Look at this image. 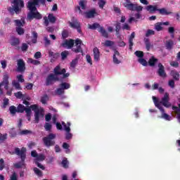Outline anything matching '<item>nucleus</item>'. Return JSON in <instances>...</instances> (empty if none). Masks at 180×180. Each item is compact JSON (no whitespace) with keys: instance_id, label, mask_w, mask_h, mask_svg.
I'll return each instance as SVG.
<instances>
[{"instance_id":"nucleus-62","label":"nucleus","mask_w":180,"mask_h":180,"mask_svg":"<svg viewBox=\"0 0 180 180\" xmlns=\"http://www.w3.org/2000/svg\"><path fill=\"white\" fill-rule=\"evenodd\" d=\"M57 95H63L64 94V90L60 87L56 90Z\"/></svg>"},{"instance_id":"nucleus-53","label":"nucleus","mask_w":180,"mask_h":180,"mask_svg":"<svg viewBox=\"0 0 180 180\" xmlns=\"http://www.w3.org/2000/svg\"><path fill=\"white\" fill-rule=\"evenodd\" d=\"M27 49H29V46L26 43H23L21 46L22 51H27Z\"/></svg>"},{"instance_id":"nucleus-57","label":"nucleus","mask_w":180,"mask_h":180,"mask_svg":"<svg viewBox=\"0 0 180 180\" xmlns=\"http://www.w3.org/2000/svg\"><path fill=\"white\" fill-rule=\"evenodd\" d=\"M1 64V67L3 68V70H5V68H6V65H7V62L5 60H2L0 61Z\"/></svg>"},{"instance_id":"nucleus-34","label":"nucleus","mask_w":180,"mask_h":180,"mask_svg":"<svg viewBox=\"0 0 180 180\" xmlns=\"http://www.w3.org/2000/svg\"><path fill=\"white\" fill-rule=\"evenodd\" d=\"M25 109H26V108L25 107V105L20 104L17 107V113H23V112H25Z\"/></svg>"},{"instance_id":"nucleus-48","label":"nucleus","mask_w":180,"mask_h":180,"mask_svg":"<svg viewBox=\"0 0 180 180\" xmlns=\"http://www.w3.org/2000/svg\"><path fill=\"white\" fill-rule=\"evenodd\" d=\"M51 127H52L51 124L49 122L45 123L44 129L46 131H50L51 130Z\"/></svg>"},{"instance_id":"nucleus-2","label":"nucleus","mask_w":180,"mask_h":180,"mask_svg":"<svg viewBox=\"0 0 180 180\" xmlns=\"http://www.w3.org/2000/svg\"><path fill=\"white\" fill-rule=\"evenodd\" d=\"M30 108L34 112V122L39 123L40 120L44 119V110L41 108H39L37 105H30Z\"/></svg>"},{"instance_id":"nucleus-6","label":"nucleus","mask_w":180,"mask_h":180,"mask_svg":"<svg viewBox=\"0 0 180 180\" xmlns=\"http://www.w3.org/2000/svg\"><path fill=\"white\" fill-rule=\"evenodd\" d=\"M123 5L124 8H127L129 11H136V12H141V11H143V6L133 4L130 0H125Z\"/></svg>"},{"instance_id":"nucleus-19","label":"nucleus","mask_w":180,"mask_h":180,"mask_svg":"<svg viewBox=\"0 0 180 180\" xmlns=\"http://www.w3.org/2000/svg\"><path fill=\"white\" fill-rule=\"evenodd\" d=\"M158 74L160 77H162V78H165V77H167V74L165 73V70L164 69V65H162V64L159 63L158 64Z\"/></svg>"},{"instance_id":"nucleus-54","label":"nucleus","mask_w":180,"mask_h":180,"mask_svg":"<svg viewBox=\"0 0 180 180\" xmlns=\"http://www.w3.org/2000/svg\"><path fill=\"white\" fill-rule=\"evenodd\" d=\"M86 60L88 64L92 65V58L89 55H86Z\"/></svg>"},{"instance_id":"nucleus-28","label":"nucleus","mask_w":180,"mask_h":180,"mask_svg":"<svg viewBox=\"0 0 180 180\" xmlns=\"http://www.w3.org/2000/svg\"><path fill=\"white\" fill-rule=\"evenodd\" d=\"M170 74L174 79H175L176 81L179 80V73L176 72V70H172Z\"/></svg>"},{"instance_id":"nucleus-7","label":"nucleus","mask_w":180,"mask_h":180,"mask_svg":"<svg viewBox=\"0 0 180 180\" xmlns=\"http://www.w3.org/2000/svg\"><path fill=\"white\" fill-rule=\"evenodd\" d=\"M56 135L55 134L51 133L47 136L42 139L43 143L46 147H52L56 144L54 139H56Z\"/></svg>"},{"instance_id":"nucleus-3","label":"nucleus","mask_w":180,"mask_h":180,"mask_svg":"<svg viewBox=\"0 0 180 180\" xmlns=\"http://www.w3.org/2000/svg\"><path fill=\"white\" fill-rule=\"evenodd\" d=\"M15 153L17 155L21 157L22 162L15 163L14 167L15 168H25V158H26V148H22L21 150L19 148L15 149Z\"/></svg>"},{"instance_id":"nucleus-26","label":"nucleus","mask_w":180,"mask_h":180,"mask_svg":"<svg viewBox=\"0 0 180 180\" xmlns=\"http://www.w3.org/2000/svg\"><path fill=\"white\" fill-rule=\"evenodd\" d=\"M11 44L14 46H19V44H20V41L18 38L12 37Z\"/></svg>"},{"instance_id":"nucleus-20","label":"nucleus","mask_w":180,"mask_h":180,"mask_svg":"<svg viewBox=\"0 0 180 180\" xmlns=\"http://www.w3.org/2000/svg\"><path fill=\"white\" fill-rule=\"evenodd\" d=\"M112 61L114 64H120L122 61L120 60V53L115 51L112 57Z\"/></svg>"},{"instance_id":"nucleus-51","label":"nucleus","mask_w":180,"mask_h":180,"mask_svg":"<svg viewBox=\"0 0 180 180\" xmlns=\"http://www.w3.org/2000/svg\"><path fill=\"white\" fill-rule=\"evenodd\" d=\"M135 56H136V57H139V58H142V57H143L144 53H143V51H136L134 53Z\"/></svg>"},{"instance_id":"nucleus-59","label":"nucleus","mask_w":180,"mask_h":180,"mask_svg":"<svg viewBox=\"0 0 180 180\" xmlns=\"http://www.w3.org/2000/svg\"><path fill=\"white\" fill-rule=\"evenodd\" d=\"M17 79L18 82H25V79H23V75H20L17 76Z\"/></svg>"},{"instance_id":"nucleus-1","label":"nucleus","mask_w":180,"mask_h":180,"mask_svg":"<svg viewBox=\"0 0 180 180\" xmlns=\"http://www.w3.org/2000/svg\"><path fill=\"white\" fill-rule=\"evenodd\" d=\"M46 0H30L28 1L27 8L29 9L30 12L27 14L28 20H32L33 19H41L43 16L40 13L38 12L37 8L40 4H44Z\"/></svg>"},{"instance_id":"nucleus-33","label":"nucleus","mask_w":180,"mask_h":180,"mask_svg":"<svg viewBox=\"0 0 180 180\" xmlns=\"http://www.w3.org/2000/svg\"><path fill=\"white\" fill-rule=\"evenodd\" d=\"M136 36V34L134 32H132L129 39V49L131 50V47H133V39H134Z\"/></svg>"},{"instance_id":"nucleus-60","label":"nucleus","mask_w":180,"mask_h":180,"mask_svg":"<svg viewBox=\"0 0 180 180\" xmlns=\"http://www.w3.org/2000/svg\"><path fill=\"white\" fill-rule=\"evenodd\" d=\"M34 58H36V60H39V58H41V53L40 52H37L34 55Z\"/></svg>"},{"instance_id":"nucleus-36","label":"nucleus","mask_w":180,"mask_h":180,"mask_svg":"<svg viewBox=\"0 0 180 180\" xmlns=\"http://www.w3.org/2000/svg\"><path fill=\"white\" fill-rule=\"evenodd\" d=\"M12 86H14L15 89H18V90L22 89V88H20V84H19V82H17L16 80H13L12 82Z\"/></svg>"},{"instance_id":"nucleus-63","label":"nucleus","mask_w":180,"mask_h":180,"mask_svg":"<svg viewBox=\"0 0 180 180\" xmlns=\"http://www.w3.org/2000/svg\"><path fill=\"white\" fill-rule=\"evenodd\" d=\"M25 113L27 114V116H30L32 115V108L30 107V108H25Z\"/></svg>"},{"instance_id":"nucleus-31","label":"nucleus","mask_w":180,"mask_h":180,"mask_svg":"<svg viewBox=\"0 0 180 180\" xmlns=\"http://www.w3.org/2000/svg\"><path fill=\"white\" fill-rule=\"evenodd\" d=\"M158 11L160 13V15H171V13H172L171 11L166 10V8H160L158 9Z\"/></svg>"},{"instance_id":"nucleus-23","label":"nucleus","mask_w":180,"mask_h":180,"mask_svg":"<svg viewBox=\"0 0 180 180\" xmlns=\"http://www.w3.org/2000/svg\"><path fill=\"white\" fill-rule=\"evenodd\" d=\"M8 79H9V73H8V72L4 73L3 81H2L1 84L3 85H8V84H9Z\"/></svg>"},{"instance_id":"nucleus-13","label":"nucleus","mask_w":180,"mask_h":180,"mask_svg":"<svg viewBox=\"0 0 180 180\" xmlns=\"http://www.w3.org/2000/svg\"><path fill=\"white\" fill-rule=\"evenodd\" d=\"M32 157H34L35 158V162L37 161H44L46 160V156L43 154H37V152L36 150H32L31 152Z\"/></svg>"},{"instance_id":"nucleus-52","label":"nucleus","mask_w":180,"mask_h":180,"mask_svg":"<svg viewBox=\"0 0 180 180\" xmlns=\"http://www.w3.org/2000/svg\"><path fill=\"white\" fill-rule=\"evenodd\" d=\"M16 32L20 35L25 34V30H23V28H22L20 27H18L16 28Z\"/></svg>"},{"instance_id":"nucleus-44","label":"nucleus","mask_w":180,"mask_h":180,"mask_svg":"<svg viewBox=\"0 0 180 180\" xmlns=\"http://www.w3.org/2000/svg\"><path fill=\"white\" fill-rule=\"evenodd\" d=\"M115 44V42L109 40H106L105 43H103V46H105V47H112Z\"/></svg>"},{"instance_id":"nucleus-18","label":"nucleus","mask_w":180,"mask_h":180,"mask_svg":"<svg viewBox=\"0 0 180 180\" xmlns=\"http://www.w3.org/2000/svg\"><path fill=\"white\" fill-rule=\"evenodd\" d=\"M93 54H94V61L98 63V61L101 60V52L99 51V49L95 47L93 49Z\"/></svg>"},{"instance_id":"nucleus-16","label":"nucleus","mask_w":180,"mask_h":180,"mask_svg":"<svg viewBox=\"0 0 180 180\" xmlns=\"http://www.w3.org/2000/svg\"><path fill=\"white\" fill-rule=\"evenodd\" d=\"M17 71L18 72H24L25 70H26V68L25 67V61H23L22 59L17 60Z\"/></svg>"},{"instance_id":"nucleus-11","label":"nucleus","mask_w":180,"mask_h":180,"mask_svg":"<svg viewBox=\"0 0 180 180\" xmlns=\"http://www.w3.org/2000/svg\"><path fill=\"white\" fill-rule=\"evenodd\" d=\"M44 20L45 26H49V23H56L57 18H56L53 14L50 13L48 15V17L44 18Z\"/></svg>"},{"instance_id":"nucleus-47","label":"nucleus","mask_w":180,"mask_h":180,"mask_svg":"<svg viewBox=\"0 0 180 180\" xmlns=\"http://www.w3.org/2000/svg\"><path fill=\"white\" fill-rule=\"evenodd\" d=\"M8 139V134H0V142L2 143L3 141H5Z\"/></svg>"},{"instance_id":"nucleus-42","label":"nucleus","mask_w":180,"mask_h":180,"mask_svg":"<svg viewBox=\"0 0 180 180\" xmlns=\"http://www.w3.org/2000/svg\"><path fill=\"white\" fill-rule=\"evenodd\" d=\"M49 101V96H47V94L44 95L41 98V103H43L44 105H46V103H47V101Z\"/></svg>"},{"instance_id":"nucleus-29","label":"nucleus","mask_w":180,"mask_h":180,"mask_svg":"<svg viewBox=\"0 0 180 180\" xmlns=\"http://www.w3.org/2000/svg\"><path fill=\"white\" fill-rule=\"evenodd\" d=\"M98 30L99 33H101V34H102V36H103V37H106V39H108V32H106V30H105V29H103V27H99Z\"/></svg>"},{"instance_id":"nucleus-37","label":"nucleus","mask_w":180,"mask_h":180,"mask_svg":"<svg viewBox=\"0 0 180 180\" xmlns=\"http://www.w3.org/2000/svg\"><path fill=\"white\" fill-rule=\"evenodd\" d=\"M157 61H158V60L154 57H152L150 60H149V65H150V67H154V65H155V63H157Z\"/></svg>"},{"instance_id":"nucleus-41","label":"nucleus","mask_w":180,"mask_h":180,"mask_svg":"<svg viewBox=\"0 0 180 180\" xmlns=\"http://www.w3.org/2000/svg\"><path fill=\"white\" fill-rule=\"evenodd\" d=\"M155 29L157 30V32H160V30H162V22H157L155 25Z\"/></svg>"},{"instance_id":"nucleus-35","label":"nucleus","mask_w":180,"mask_h":180,"mask_svg":"<svg viewBox=\"0 0 180 180\" xmlns=\"http://www.w3.org/2000/svg\"><path fill=\"white\" fill-rule=\"evenodd\" d=\"M9 110H10V113L11 115H13V116H14V115H15L16 113H18V108H16V107H15L14 105H11L9 108Z\"/></svg>"},{"instance_id":"nucleus-24","label":"nucleus","mask_w":180,"mask_h":180,"mask_svg":"<svg viewBox=\"0 0 180 180\" xmlns=\"http://www.w3.org/2000/svg\"><path fill=\"white\" fill-rule=\"evenodd\" d=\"M146 11L150 13H154L156 11H158L157 6L149 5L146 7Z\"/></svg>"},{"instance_id":"nucleus-22","label":"nucleus","mask_w":180,"mask_h":180,"mask_svg":"<svg viewBox=\"0 0 180 180\" xmlns=\"http://www.w3.org/2000/svg\"><path fill=\"white\" fill-rule=\"evenodd\" d=\"M75 43V42L72 39L66 41L63 44V47H65V49H72L74 46Z\"/></svg>"},{"instance_id":"nucleus-8","label":"nucleus","mask_w":180,"mask_h":180,"mask_svg":"<svg viewBox=\"0 0 180 180\" xmlns=\"http://www.w3.org/2000/svg\"><path fill=\"white\" fill-rule=\"evenodd\" d=\"M62 126L63 127V130L66 131V134H65L66 140H70L72 139V134L70 133L71 128L70 127L71 126V123L68 122L67 124H65V122H62Z\"/></svg>"},{"instance_id":"nucleus-58","label":"nucleus","mask_w":180,"mask_h":180,"mask_svg":"<svg viewBox=\"0 0 180 180\" xmlns=\"http://www.w3.org/2000/svg\"><path fill=\"white\" fill-rule=\"evenodd\" d=\"M5 168V164L4 159H0V171H2Z\"/></svg>"},{"instance_id":"nucleus-15","label":"nucleus","mask_w":180,"mask_h":180,"mask_svg":"<svg viewBox=\"0 0 180 180\" xmlns=\"http://www.w3.org/2000/svg\"><path fill=\"white\" fill-rule=\"evenodd\" d=\"M77 9L79 10V13H80V15H84V12L82 11H85V9H86V1H80L79 2V6L77 7Z\"/></svg>"},{"instance_id":"nucleus-12","label":"nucleus","mask_w":180,"mask_h":180,"mask_svg":"<svg viewBox=\"0 0 180 180\" xmlns=\"http://www.w3.org/2000/svg\"><path fill=\"white\" fill-rule=\"evenodd\" d=\"M82 41H81V39H77L75 40V47L76 48H73L72 49V51H74V53H82V48H81V46H82Z\"/></svg>"},{"instance_id":"nucleus-32","label":"nucleus","mask_w":180,"mask_h":180,"mask_svg":"<svg viewBox=\"0 0 180 180\" xmlns=\"http://www.w3.org/2000/svg\"><path fill=\"white\" fill-rule=\"evenodd\" d=\"M27 63L28 64H33L34 65H39L40 64V61L34 60L33 58H28Z\"/></svg>"},{"instance_id":"nucleus-25","label":"nucleus","mask_w":180,"mask_h":180,"mask_svg":"<svg viewBox=\"0 0 180 180\" xmlns=\"http://www.w3.org/2000/svg\"><path fill=\"white\" fill-rule=\"evenodd\" d=\"M53 122L56 124V129L58 130H63V125L60 122H57V115H53L52 117Z\"/></svg>"},{"instance_id":"nucleus-27","label":"nucleus","mask_w":180,"mask_h":180,"mask_svg":"<svg viewBox=\"0 0 180 180\" xmlns=\"http://www.w3.org/2000/svg\"><path fill=\"white\" fill-rule=\"evenodd\" d=\"M15 25L18 27H22L25 25V18H21L20 20H14Z\"/></svg>"},{"instance_id":"nucleus-21","label":"nucleus","mask_w":180,"mask_h":180,"mask_svg":"<svg viewBox=\"0 0 180 180\" xmlns=\"http://www.w3.org/2000/svg\"><path fill=\"white\" fill-rule=\"evenodd\" d=\"M69 25L70 27H72L73 29H77L78 33H81V24H79L77 20L73 22H70Z\"/></svg>"},{"instance_id":"nucleus-17","label":"nucleus","mask_w":180,"mask_h":180,"mask_svg":"<svg viewBox=\"0 0 180 180\" xmlns=\"http://www.w3.org/2000/svg\"><path fill=\"white\" fill-rule=\"evenodd\" d=\"M96 15H97L96 11H95V9H92L86 13L84 12L83 16H84V18H86L87 19H91L92 18H95Z\"/></svg>"},{"instance_id":"nucleus-9","label":"nucleus","mask_w":180,"mask_h":180,"mask_svg":"<svg viewBox=\"0 0 180 180\" xmlns=\"http://www.w3.org/2000/svg\"><path fill=\"white\" fill-rule=\"evenodd\" d=\"M158 103H160L161 105H163L165 108H171V103H169V94L165 93L164 96L162 98L161 101L158 102Z\"/></svg>"},{"instance_id":"nucleus-50","label":"nucleus","mask_w":180,"mask_h":180,"mask_svg":"<svg viewBox=\"0 0 180 180\" xmlns=\"http://www.w3.org/2000/svg\"><path fill=\"white\" fill-rule=\"evenodd\" d=\"M68 51H63L61 53H60V56L62 57V60H65V58H67V57H68Z\"/></svg>"},{"instance_id":"nucleus-55","label":"nucleus","mask_w":180,"mask_h":180,"mask_svg":"<svg viewBox=\"0 0 180 180\" xmlns=\"http://www.w3.org/2000/svg\"><path fill=\"white\" fill-rule=\"evenodd\" d=\"M139 63H140V64H141L144 67H146L147 65V60H146V59L139 58Z\"/></svg>"},{"instance_id":"nucleus-64","label":"nucleus","mask_w":180,"mask_h":180,"mask_svg":"<svg viewBox=\"0 0 180 180\" xmlns=\"http://www.w3.org/2000/svg\"><path fill=\"white\" fill-rule=\"evenodd\" d=\"M169 86H171L172 89L175 88V82L174 80H169Z\"/></svg>"},{"instance_id":"nucleus-43","label":"nucleus","mask_w":180,"mask_h":180,"mask_svg":"<svg viewBox=\"0 0 180 180\" xmlns=\"http://www.w3.org/2000/svg\"><path fill=\"white\" fill-rule=\"evenodd\" d=\"M60 88L64 91L65 89H70V84L68 83H61L60 85Z\"/></svg>"},{"instance_id":"nucleus-39","label":"nucleus","mask_w":180,"mask_h":180,"mask_svg":"<svg viewBox=\"0 0 180 180\" xmlns=\"http://www.w3.org/2000/svg\"><path fill=\"white\" fill-rule=\"evenodd\" d=\"M173 46H174V41L169 40V41H167L166 47H167V50H171V49H172Z\"/></svg>"},{"instance_id":"nucleus-61","label":"nucleus","mask_w":180,"mask_h":180,"mask_svg":"<svg viewBox=\"0 0 180 180\" xmlns=\"http://www.w3.org/2000/svg\"><path fill=\"white\" fill-rule=\"evenodd\" d=\"M15 96L17 97L18 99H22V98H23V94H22V92L18 91L15 94Z\"/></svg>"},{"instance_id":"nucleus-40","label":"nucleus","mask_w":180,"mask_h":180,"mask_svg":"<svg viewBox=\"0 0 180 180\" xmlns=\"http://www.w3.org/2000/svg\"><path fill=\"white\" fill-rule=\"evenodd\" d=\"M101 27V25L98 23H94L92 25H89V29H91L92 30H95L96 29H99Z\"/></svg>"},{"instance_id":"nucleus-5","label":"nucleus","mask_w":180,"mask_h":180,"mask_svg":"<svg viewBox=\"0 0 180 180\" xmlns=\"http://www.w3.org/2000/svg\"><path fill=\"white\" fill-rule=\"evenodd\" d=\"M153 101L155 104V106L158 108V110H160L162 112V119H165V120H172V117L169 116L168 114L165 113V111H164V108H162V105L158 103V101L157 100V98L155 96H153Z\"/></svg>"},{"instance_id":"nucleus-56","label":"nucleus","mask_w":180,"mask_h":180,"mask_svg":"<svg viewBox=\"0 0 180 180\" xmlns=\"http://www.w3.org/2000/svg\"><path fill=\"white\" fill-rule=\"evenodd\" d=\"M34 172L36 175H38V176H41V171H40L38 168H34Z\"/></svg>"},{"instance_id":"nucleus-30","label":"nucleus","mask_w":180,"mask_h":180,"mask_svg":"<svg viewBox=\"0 0 180 180\" xmlns=\"http://www.w3.org/2000/svg\"><path fill=\"white\" fill-rule=\"evenodd\" d=\"M172 109L177 115L178 121L180 122V104L179 105V108L177 107H173Z\"/></svg>"},{"instance_id":"nucleus-45","label":"nucleus","mask_w":180,"mask_h":180,"mask_svg":"<svg viewBox=\"0 0 180 180\" xmlns=\"http://www.w3.org/2000/svg\"><path fill=\"white\" fill-rule=\"evenodd\" d=\"M155 34V32L153 30H148L146 34V37H150V36H154Z\"/></svg>"},{"instance_id":"nucleus-4","label":"nucleus","mask_w":180,"mask_h":180,"mask_svg":"<svg viewBox=\"0 0 180 180\" xmlns=\"http://www.w3.org/2000/svg\"><path fill=\"white\" fill-rule=\"evenodd\" d=\"M11 4H13L14 6L9 7L8 8V11H9L10 13H13V12H15V13L18 14L19 13V12H20V8H24L25 6V3L22 0H13Z\"/></svg>"},{"instance_id":"nucleus-10","label":"nucleus","mask_w":180,"mask_h":180,"mask_svg":"<svg viewBox=\"0 0 180 180\" xmlns=\"http://www.w3.org/2000/svg\"><path fill=\"white\" fill-rule=\"evenodd\" d=\"M53 72L55 75H57V77L62 75H63V78H68V77H70V73H65V69L61 70L60 65H58L54 68Z\"/></svg>"},{"instance_id":"nucleus-14","label":"nucleus","mask_w":180,"mask_h":180,"mask_svg":"<svg viewBox=\"0 0 180 180\" xmlns=\"http://www.w3.org/2000/svg\"><path fill=\"white\" fill-rule=\"evenodd\" d=\"M56 81H58V76L51 74L46 78V85H51L52 84H54Z\"/></svg>"},{"instance_id":"nucleus-46","label":"nucleus","mask_w":180,"mask_h":180,"mask_svg":"<svg viewBox=\"0 0 180 180\" xmlns=\"http://www.w3.org/2000/svg\"><path fill=\"white\" fill-rule=\"evenodd\" d=\"M63 148H65V150H65V153H67V154H68V153H70V145L68 144V143H63Z\"/></svg>"},{"instance_id":"nucleus-49","label":"nucleus","mask_w":180,"mask_h":180,"mask_svg":"<svg viewBox=\"0 0 180 180\" xmlns=\"http://www.w3.org/2000/svg\"><path fill=\"white\" fill-rule=\"evenodd\" d=\"M78 64V59H74L73 60H72V62L70 63V67H72V68H75L76 65Z\"/></svg>"},{"instance_id":"nucleus-38","label":"nucleus","mask_w":180,"mask_h":180,"mask_svg":"<svg viewBox=\"0 0 180 180\" xmlns=\"http://www.w3.org/2000/svg\"><path fill=\"white\" fill-rule=\"evenodd\" d=\"M37 32H32V42L34 44L37 43Z\"/></svg>"}]
</instances>
